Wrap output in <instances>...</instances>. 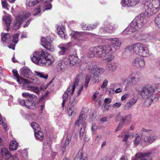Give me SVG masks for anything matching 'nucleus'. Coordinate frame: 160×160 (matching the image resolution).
I'll return each mask as SVG.
<instances>
[{
	"label": "nucleus",
	"mask_w": 160,
	"mask_h": 160,
	"mask_svg": "<svg viewBox=\"0 0 160 160\" xmlns=\"http://www.w3.org/2000/svg\"><path fill=\"white\" fill-rule=\"evenodd\" d=\"M31 58L35 63L42 66H48L52 64L54 61L52 56L42 50L35 52L31 56Z\"/></svg>",
	"instance_id": "obj_1"
},
{
	"label": "nucleus",
	"mask_w": 160,
	"mask_h": 160,
	"mask_svg": "<svg viewBox=\"0 0 160 160\" xmlns=\"http://www.w3.org/2000/svg\"><path fill=\"white\" fill-rule=\"evenodd\" d=\"M145 13H141L136 17L130 23V26L125 29L122 34L124 35L131 34L143 26L147 22Z\"/></svg>",
	"instance_id": "obj_2"
},
{
	"label": "nucleus",
	"mask_w": 160,
	"mask_h": 160,
	"mask_svg": "<svg viewBox=\"0 0 160 160\" xmlns=\"http://www.w3.org/2000/svg\"><path fill=\"white\" fill-rule=\"evenodd\" d=\"M88 68L89 72L91 74H88L86 75L84 85V87L86 88L87 87L91 77V79L93 82L97 83L100 82L101 80L100 76L105 71L104 68L98 67L93 63L89 64Z\"/></svg>",
	"instance_id": "obj_3"
},
{
	"label": "nucleus",
	"mask_w": 160,
	"mask_h": 160,
	"mask_svg": "<svg viewBox=\"0 0 160 160\" xmlns=\"http://www.w3.org/2000/svg\"><path fill=\"white\" fill-rule=\"evenodd\" d=\"M155 90L153 87L151 85L144 87L142 90L139 91V93L142 98L147 100L146 103L148 106H149L153 100L156 99V100L160 98L159 95L154 94Z\"/></svg>",
	"instance_id": "obj_4"
},
{
	"label": "nucleus",
	"mask_w": 160,
	"mask_h": 160,
	"mask_svg": "<svg viewBox=\"0 0 160 160\" xmlns=\"http://www.w3.org/2000/svg\"><path fill=\"white\" fill-rule=\"evenodd\" d=\"M144 2L143 10L149 16L156 13L159 9L160 0H144Z\"/></svg>",
	"instance_id": "obj_5"
},
{
	"label": "nucleus",
	"mask_w": 160,
	"mask_h": 160,
	"mask_svg": "<svg viewBox=\"0 0 160 160\" xmlns=\"http://www.w3.org/2000/svg\"><path fill=\"white\" fill-rule=\"evenodd\" d=\"M112 51L111 47L108 45L103 46H98L95 47L96 57L102 58H105V59L110 61L114 58V56L110 53Z\"/></svg>",
	"instance_id": "obj_6"
},
{
	"label": "nucleus",
	"mask_w": 160,
	"mask_h": 160,
	"mask_svg": "<svg viewBox=\"0 0 160 160\" xmlns=\"http://www.w3.org/2000/svg\"><path fill=\"white\" fill-rule=\"evenodd\" d=\"M129 49L132 53H136L142 57H147L149 55L148 48L142 43H137L132 45L129 47Z\"/></svg>",
	"instance_id": "obj_7"
},
{
	"label": "nucleus",
	"mask_w": 160,
	"mask_h": 160,
	"mask_svg": "<svg viewBox=\"0 0 160 160\" xmlns=\"http://www.w3.org/2000/svg\"><path fill=\"white\" fill-rule=\"evenodd\" d=\"M83 77V75L82 73H79L76 77L74 82L71 83L66 91L64 93L63 96V100L67 101L68 100V93L72 95L74 93L76 87L79 85V82Z\"/></svg>",
	"instance_id": "obj_8"
},
{
	"label": "nucleus",
	"mask_w": 160,
	"mask_h": 160,
	"mask_svg": "<svg viewBox=\"0 0 160 160\" xmlns=\"http://www.w3.org/2000/svg\"><path fill=\"white\" fill-rule=\"evenodd\" d=\"M30 15V13L28 12H23L22 15L19 14L16 17V21L13 24V29L15 30L18 29L23 21L26 19Z\"/></svg>",
	"instance_id": "obj_9"
},
{
	"label": "nucleus",
	"mask_w": 160,
	"mask_h": 160,
	"mask_svg": "<svg viewBox=\"0 0 160 160\" xmlns=\"http://www.w3.org/2000/svg\"><path fill=\"white\" fill-rule=\"evenodd\" d=\"M86 117V114H83V113H81L75 123V124L78 126H79L80 123L83 126V129L82 128L80 131V137L81 139L83 136L84 129L86 125V123L84 122Z\"/></svg>",
	"instance_id": "obj_10"
},
{
	"label": "nucleus",
	"mask_w": 160,
	"mask_h": 160,
	"mask_svg": "<svg viewBox=\"0 0 160 160\" xmlns=\"http://www.w3.org/2000/svg\"><path fill=\"white\" fill-rule=\"evenodd\" d=\"M52 41V39L50 37H47L46 38H42L41 39L42 45L47 50L51 51L53 49V46L51 44Z\"/></svg>",
	"instance_id": "obj_11"
},
{
	"label": "nucleus",
	"mask_w": 160,
	"mask_h": 160,
	"mask_svg": "<svg viewBox=\"0 0 160 160\" xmlns=\"http://www.w3.org/2000/svg\"><path fill=\"white\" fill-rule=\"evenodd\" d=\"M151 154L150 152L146 153H138L133 158H132V160H152L149 157Z\"/></svg>",
	"instance_id": "obj_12"
},
{
	"label": "nucleus",
	"mask_w": 160,
	"mask_h": 160,
	"mask_svg": "<svg viewBox=\"0 0 160 160\" xmlns=\"http://www.w3.org/2000/svg\"><path fill=\"white\" fill-rule=\"evenodd\" d=\"M117 28V26L113 24H107L100 28L99 32L100 34H102L104 32L111 33L113 32Z\"/></svg>",
	"instance_id": "obj_13"
},
{
	"label": "nucleus",
	"mask_w": 160,
	"mask_h": 160,
	"mask_svg": "<svg viewBox=\"0 0 160 160\" xmlns=\"http://www.w3.org/2000/svg\"><path fill=\"white\" fill-rule=\"evenodd\" d=\"M139 1L140 0H122L121 4L123 7H130L137 5Z\"/></svg>",
	"instance_id": "obj_14"
},
{
	"label": "nucleus",
	"mask_w": 160,
	"mask_h": 160,
	"mask_svg": "<svg viewBox=\"0 0 160 160\" xmlns=\"http://www.w3.org/2000/svg\"><path fill=\"white\" fill-rule=\"evenodd\" d=\"M48 93L46 92L40 98L38 101L37 106L39 109L40 112L42 113L45 107V102L47 100Z\"/></svg>",
	"instance_id": "obj_15"
},
{
	"label": "nucleus",
	"mask_w": 160,
	"mask_h": 160,
	"mask_svg": "<svg viewBox=\"0 0 160 160\" xmlns=\"http://www.w3.org/2000/svg\"><path fill=\"white\" fill-rule=\"evenodd\" d=\"M132 65L138 68H143L145 65V62L143 59L137 57L133 60Z\"/></svg>",
	"instance_id": "obj_16"
},
{
	"label": "nucleus",
	"mask_w": 160,
	"mask_h": 160,
	"mask_svg": "<svg viewBox=\"0 0 160 160\" xmlns=\"http://www.w3.org/2000/svg\"><path fill=\"white\" fill-rule=\"evenodd\" d=\"M122 121L120 122L118 126L116 128L115 132H117L121 130L125 122H130L131 118V116L129 114L126 116L125 117H122Z\"/></svg>",
	"instance_id": "obj_17"
},
{
	"label": "nucleus",
	"mask_w": 160,
	"mask_h": 160,
	"mask_svg": "<svg viewBox=\"0 0 160 160\" xmlns=\"http://www.w3.org/2000/svg\"><path fill=\"white\" fill-rule=\"evenodd\" d=\"M20 71L21 74L25 78H29V80L32 78L33 73L29 68L24 67L21 69Z\"/></svg>",
	"instance_id": "obj_18"
},
{
	"label": "nucleus",
	"mask_w": 160,
	"mask_h": 160,
	"mask_svg": "<svg viewBox=\"0 0 160 160\" xmlns=\"http://www.w3.org/2000/svg\"><path fill=\"white\" fill-rule=\"evenodd\" d=\"M109 40L111 42V45L112 47L115 50H118L120 48L121 42L118 38H110Z\"/></svg>",
	"instance_id": "obj_19"
},
{
	"label": "nucleus",
	"mask_w": 160,
	"mask_h": 160,
	"mask_svg": "<svg viewBox=\"0 0 160 160\" xmlns=\"http://www.w3.org/2000/svg\"><path fill=\"white\" fill-rule=\"evenodd\" d=\"M70 36L71 37L79 41L80 42V41H83L85 40L84 38L83 37L82 32H79L73 31L70 34Z\"/></svg>",
	"instance_id": "obj_20"
},
{
	"label": "nucleus",
	"mask_w": 160,
	"mask_h": 160,
	"mask_svg": "<svg viewBox=\"0 0 160 160\" xmlns=\"http://www.w3.org/2000/svg\"><path fill=\"white\" fill-rule=\"evenodd\" d=\"M157 136L154 133L146 136L144 139V141L149 144H151L157 138Z\"/></svg>",
	"instance_id": "obj_21"
},
{
	"label": "nucleus",
	"mask_w": 160,
	"mask_h": 160,
	"mask_svg": "<svg viewBox=\"0 0 160 160\" xmlns=\"http://www.w3.org/2000/svg\"><path fill=\"white\" fill-rule=\"evenodd\" d=\"M78 58L77 56L74 55H70L69 57V62L71 66H74L75 65L78 64Z\"/></svg>",
	"instance_id": "obj_22"
},
{
	"label": "nucleus",
	"mask_w": 160,
	"mask_h": 160,
	"mask_svg": "<svg viewBox=\"0 0 160 160\" xmlns=\"http://www.w3.org/2000/svg\"><path fill=\"white\" fill-rule=\"evenodd\" d=\"M140 36L142 37L141 39L142 40L148 39L151 40L155 38V35L153 34H150L149 33H142L140 34Z\"/></svg>",
	"instance_id": "obj_23"
},
{
	"label": "nucleus",
	"mask_w": 160,
	"mask_h": 160,
	"mask_svg": "<svg viewBox=\"0 0 160 160\" xmlns=\"http://www.w3.org/2000/svg\"><path fill=\"white\" fill-rule=\"evenodd\" d=\"M1 36V39L3 42V44H4V43H9L11 41L12 38L9 33H7L4 34L2 33Z\"/></svg>",
	"instance_id": "obj_24"
},
{
	"label": "nucleus",
	"mask_w": 160,
	"mask_h": 160,
	"mask_svg": "<svg viewBox=\"0 0 160 160\" xmlns=\"http://www.w3.org/2000/svg\"><path fill=\"white\" fill-rule=\"evenodd\" d=\"M34 135L36 140L40 141H41L43 140V134L42 132L40 131V129H38L35 130Z\"/></svg>",
	"instance_id": "obj_25"
},
{
	"label": "nucleus",
	"mask_w": 160,
	"mask_h": 160,
	"mask_svg": "<svg viewBox=\"0 0 160 160\" xmlns=\"http://www.w3.org/2000/svg\"><path fill=\"white\" fill-rule=\"evenodd\" d=\"M24 81L27 84L32 83L36 85H38L40 83V81L38 79L36 78H33L32 77V79H30L29 80L25 79Z\"/></svg>",
	"instance_id": "obj_26"
},
{
	"label": "nucleus",
	"mask_w": 160,
	"mask_h": 160,
	"mask_svg": "<svg viewBox=\"0 0 160 160\" xmlns=\"http://www.w3.org/2000/svg\"><path fill=\"white\" fill-rule=\"evenodd\" d=\"M12 72L14 76L17 79V82L19 83H22L21 81H24L25 79L22 78L18 73L16 69H13L12 71Z\"/></svg>",
	"instance_id": "obj_27"
},
{
	"label": "nucleus",
	"mask_w": 160,
	"mask_h": 160,
	"mask_svg": "<svg viewBox=\"0 0 160 160\" xmlns=\"http://www.w3.org/2000/svg\"><path fill=\"white\" fill-rule=\"evenodd\" d=\"M18 143L15 141L12 140L10 143L9 148L10 150L14 151L18 149Z\"/></svg>",
	"instance_id": "obj_28"
},
{
	"label": "nucleus",
	"mask_w": 160,
	"mask_h": 160,
	"mask_svg": "<svg viewBox=\"0 0 160 160\" xmlns=\"http://www.w3.org/2000/svg\"><path fill=\"white\" fill-rule=\"evenodd\" d=\"M3 18L6 23V30L8 31L12 20L10 17L8 16H6Z\"/></svg>",
	"instance_id": "obj_29"
},
{
	"label": "nucleus",
	"mask_w": 160,
	"mask_h": 160,
	"mask_svg": "<svg viewBox=\"0 0 160 160\" xmlns=\"http://www.w3.org/2000/svg\"><path fill=\"white\" fill-rule=\"evenodd\" d=\"M34 73L35 76L44 79H47L48 76L47 74H45L44 72H39L37 71H35L34 72Z\"/></svg>",
	"instance_id": "obj_30"
},
{
	"label": "nucleus",
	"mask_w": 160,
	"mask_h": 160,
	"mask_svg": "<svg viewBox=\"0 0 160 160\" xmlns=\"http://www.w3.org/2000/svg\"><path fill=\"white\" fill-rule=\"evenodd\" d=\"M117 68V64L114 62H112L108 64L107 69L111 72H114Z\"/></svg>",
	"instance_id": "obj_31"
},
{
	"label": "nucleus",
	"mask_w": 160,
	"mask_h": 160,
	"mask_svg": "<svg viewBox=\"0 0 160 160\" xmlns=\"http://www.w3.org/2000/svg\"><path fill=\"white\" fill-rule=\"evenodd\" d=\"M1 152L3 156H5L7 157H10L11 153L9 152L8 149L4 147L1 149Z\"/></svg>",
	"instance_id": "obj_32"
},
{
	"label": "nucleus",
	"mask_w": 160,
	"mask_h": 160,
	"mask_svg": "<svg viewBox=\"0 0 160 160\" xmlns=\"http://www.w3.org/2000/svg\"><path fill=\"white\" fill-rule=\"evenodd\" d=\"M27 89L32 91L38 95H39L40 93V89L39 87H29L27 88Z\"/></svg>",
	"instance_id": "obj_33"
},
{
	"label": "nucleus",
	"mask_w": 160,
	"mask_h": 160,
	"mask_svg": "<svg viewBox=\"0 0 160 160\" xmlns=\"http://www.w3.org/2000/svg\"><path fill=\"white\" fill-rule=\"evenodd\" d=\"M74 160H86L85 157L83 156L82 150H79L78 156L75 157Z\"/></svg>",
	"instance_id": "obj_34"
},
{
	"label": "nucleus",
	"mask_w": 160,
	"mask_h": 160,
	"mask_svg": "<svg viewBox=\"0 0 160 160\" xmlns=\"http://www.w3.org/2000/svg\"><path fill=\"white\" fill-rule=\"evenodd\" d=\"M42 0H35L34 1H27L26 5L29 7H32L38 3Z\"/></svg>",
	"instance_id": "obj_35"
},
{
	"label": "nucleus",
	"mask_w": 160,
	"mask_h": 160,
	"mask_svg": "<svg viewBox=\"0 0 160 160\" xmlns=\"http://www.w3.org/2000/svg\"><path fill=\"white\" fill-rule=\"evenodd\" d=\"M34 102L32 100H26L25 106L28 108H32V107L34 105Z\"/></svg>",
	"instance_id": "obj_36"
},
{
	"label": "nucleus",
	"mask_w": 160,
	"mask_h": 160,
	"mask_svg": "<svg viewBox=\"0 0 160 160\" xmlns=\"http://www.w3.org/2000/svg\"><path fill=\"white\" fill-rule=\"evenodd\" d=\"M71 46V43L69 42L67 45H65L64 47H62L60 48L61 51H59V53L61 55L63 54L66 52V50L68 49V48Z\"/></svg>",
	"instance_id": "obj_37"
},
{
	"label": "nucleus",
	"mask_w": 160,
	"mask_h": 160,
	"mask_svg": "<svg viewBox=\"0 0 160 160\" xmlns=\"http://www.w3.org/2000/svg\"><path fill=\"white\" fill-rule=\"evenodd\" d=\"M134 74H132L131 78V82H132V84H133V85L135 84L138 80V75H134Z\"/></svg>",
	"instance_id": "obj_38"
},
{
	"label": "nucleus",
	"mask_w": 160,
	"mask_h": 160,
	"mask_svg": "<svg viewBox=\"0 0 160 160\" xmlns=\"http://www.w3.org/2000/svg\"><path fill=\"white\" fill-rule=\"evenodd\" d=\"M75 108L74 106L68 105V112L69 116H72V115L73 112L75 113Z\"/></svg>",
	"instance_id": "obj_39"
},
{
	"label": "nucleus",
	"mask_w": 160,
	"mask_h": 160,
	"mask_svg": "<svg viewBox=\"0 0 160 160\" xmlns=\"http://www.w3.org/2000/svg\"><path fill=\"white\" fill-rule=\"evenodd\" d=\"M95 47L90 50L88 53V55L89 58H93L96 56V52L95 51Z\"/></svg>",
	"instance_id": "obj_40"
},
{
	"label": "nucleus",
	"mask_w": 160,
	"mask_h": 160,
	"mask_svg": "<svg viewBox=\"0 0 160 160\" xmlns=\"http://www.w3.org/2000/svg\"><path fill=\"white\" fill-rule=\"evenodd\" d=\"M154 22L156 26L160 28V13L158 14L155 18Z\"/></svg>",
	"instance_id": "obj_41"
},
{
	"label": "nucleus",
	"mask_w": 160,
	"mask_h": 160,
	"mask_svg": "<svg viewBox=\"0 0 160 160\" xmlns=\"http://www.w3.org/2000/svg\"><path fill=\"white\" fill-rule=\"evenodd\" d=\"M142 141L141 139V137L140 136L138 135L135 138V140L134 142V145L137 146L138 145L139 142Z\"/></svg>",
	"instance_id": "obj_42"
},
{
	"label": "nucleus",
	"mask_w": 160,
	"mask_h": 160,
	"mask_svg": "<svg viewBox=\"0 0 160 160\" xmlns=\"http://www.w3.org/2000/svg\"><path fill=\"white\" fill-rule=\"evenodd\" d=\"M67 60V59L64 60V61L59 63L58 66L59 67L61 70H62L65 66L66 65L68 64V63L66 62Z\"/></svg>",
	"instance_id": "obj_43"
},
{
	"label": "nucleus",
	"mask_w": 160,
	"mask_h": 160,
	"mask_svg": "<svg viewBox=\"0 0 160 160\" xmlns=\"http://www.w3.org/2000/svg\"><path fill=\"white\" fill-rule=\"evenodd\" d=\"M76 100L75 97L72 96L70 97L69 101V104L68 106H74L75 103V100Z\"/></svg>",
	"instance_id": "obj_44"
},
{
	"label": "nucleus",
	"mask_w": 160,
	"mask_h": 160,
	"mask_svg": "<svg viewBox=\"0 0 160 160\" xmlns=\"http://www.w3.org/2000/svg\"><path fill=\"white\" fill-rule=\"evenodd\" d=\"M72 136L71 135H68L66 138L65 142L64 144L65 146H68L69 144L71 141Z\"/></svg>",
	"instance_id": "obj_45"
},
{
	"label": "nucleus",
	"mask_w": 160,
	"mask_h": 160,
	"mask_svg": "<svg viewBox=\"0 0 160 160\" xmlns=\"http://www.w3.org/2000/svg\"><path fill=\"white\" fill-rule=\"evenodd\" d=\"M130 137V135H129L126 134L122 140V142H125V145H126V147H127L129 144V142H127V140Z\"/></svg>",
	"instance_id": "obj_46"
},
{
	"label": "nucleus",
	"mask_w": 160,
	"mask_h": 160,
	"mask_svg": "<svg viewBox=\"0 0 160 160\" xmlns=\"http://www.w3.org/2000/svg\"><path fill=\"white\" fill-rule=\"evenodd\" d=\"M31 126L32 128L34 130V131L36 130L40 129V127L38 126V124L36 122H32L31 123Z\"/></svg>",
	"instance_id": "obj_47"
},
{
	"label": "nucleus",
	"mask_w": 160,
	"mask_h": 160,
	"mask_svg": "<svg viewBox=\"0 0 160 160\" xmlns=\"http://www.w3.org/2000/svg\"><path fill=\"white\" fill-rule=\"evenodd\" d=\"M129 79V78H128L124 81V82L126 83V86L128 87L131 86L133 85L132 84V82H131V79L130 80Z\"/></svg>",
	"instance_id": "obj_48"
},
{
	"label": "nucleus",
	"mask_w": 160,
	"mask_h": 160,
	"mask_svg": "<svg viewBox=\"0 0 160 160\" xmlns=\"http://www.w3.org/2000/svg\"><path fill=\"white\" fill-rule=\"evenodd\" d=\"M82 28L84 30H91V28H89V26H88L84 23H82Z\"/></svg>",
	"instance_id": "obj_49"
},
{
	"label": "nucleus",
	"mask_w": 160,
	"mask_h": 160,
	"mask_svg": "<svg viewBox=\"0 0 160 160\" xmlns=\"http://www.w3.org/2000/svg\"><path fill=\"white\" fill-rule=\"evenodd\" d=\"M18 34H15L13 37L12 41L14 42L15 43H17L18 42Z\"/></svg>",
	"instance_id": "obj_50"
},
{
	"label": "nucleus",
	"mask_w": 160,
	"mask_h": 160,
	"mask_svg": "<svg viewBox=\"0 0 160 160\" xmlns=\"http://www.w3.org/2000/svg\"><path fill=\"white\" fill-rule=\"evenodd\" d=\"M132 106L128 102L125 104L124 107L123 109L124 110H128Z\"/></svg>",
	"instance_id": "obj_51"
},
{
	"label": "nucleus",
	"mask_w": 160,
	"mask_h": 160,
	"mask_svg": "<svg viewBox=\"0 0 160 160\" xmlns=\"http://www.w3.org/2000/svg\"><path fill=\"white\" fill-rule=\"evenodd\" d=\"M137 100L133 98H132L128 102L132 106H133L136 102Z\"/></svg>",
	"instance_id": "obj_52"
},
{
	"label": "nucleus",
	"mask_w": 160,
	"mask_h": 160,
	"mask_svg": "<svg viewBox=\"0 0 160 160\" xmlns=\"http://www.w3.org/2000/svg\"><path fill=\"white\" fill-rule=\"evenodd\" d=\"M25 101L26 100L20 98L18 99V101L19 102V104L24 106H25Z\"/></svg>",
	"instance_id": "obj_53"
},
{
	"label": "nucleus",
	"mask_w": 160,
	"mask_h": 160,
	"mask_svg": "<svg viewBox=\"0 0 160 160\" xmlns=\"http://www.w3.org/2000/svg\"><path fill=\"white\" fill-rule=\"evenodd\" d=\"M82 33L83 34V37H84H84L85 36L87 35L92 36V35H95L94 33H90V32H82Z\"/></svg>",
	"instance_id": "obj_54"
},
{
	"label": "nucleus",
	"mask_w": 160,
	"mask_h": 160,
	"mask_svg": "<svg viewBox=\"0 0 160 160\" xmlns=\"http://www.w3.org/2000/svg\"><path fill=\"white\" fill-rule=\"evenodd\" d=\"M41 11L40 8V7L35 9L34 10V13H33V15H36L38 14Z\"/></svg>",
	"instance_id": "obj_55"
},
{
	"label": "nucleus",
	"mask_w": 160,
	"mask_h": 160,
	"mask_svg": "<svg viewBox=\"0 0 160 160\" xmlns=\"http://www.w3.org/2000/svg\"><path fill=\"white\" fill-rule=\"evenodd\" d=\"M52 7L51 4L50 3L46 5L44 7V11L45 10H48L51 9Z\"/></svg>",
	"instance_id": "obj_56"
},
{
	"label": "nucleus",
	"mask_w": 160,
	"mask_h": 160,
	"mask_svg": "<svg viewBox=\"0 0 160 160\" xmlns=\"http://www.w3.org/2000/svg\"><path fill=\"white\" fill-rule=\"evenodd\" d=\"M58 34L61 37L65 38V34L64 33V30L61 31L59 32H58Z\"/></svg>",
	"instance_id": "obj_57"
},
{
	"label": "nucleus",
	"mask_w": 160,
	"mask_h": 160,
	"mask_svg": "<svg viewBox=\"0 0 160 160\" xmlns=\"http://www.w3.org/2000/svg\"><path fill=\"white\" fill-rule=\"evenodd\" d=\"M97 129V127L96 124L95 123H93L91 128V130L92 132L95 131Z\"/></svg>",
	"instance_id": "obj_58"
},
{
	"label": "nucleus",
	"mask_w": 160,
	"mask_h": 160,
	"mask_svg": "<svg viewBox=\"0 0 160 160\" xmlns=\"http://www.w3.org/2000/svg\"><path fill=\"white\" fill-rule=\"evenodd\" d=\"M68 146H65V145L64 144L63 146H62L61 147L60 151L62 152V153L64 154V152L66 150V147Z\"/></svg>",
	"instance_id": "obj_59"
},
{
	"label": "nucleus",
	"mask_w": 160,
	"mask_h": 160,
	"mask_svg": "<svg viewBox=\"0 0 160 160\" xmlns=\"http://www.w3.org/2000/svg\"><path fill=\"white\" fill-rule=\"evenodd\" d=\"M121 105L120 102H116L113 105L112 107L115 108H118L121 106Z\"/></svg>",
	"instance_id": "obj_60"
},
{
	"label": "nucleus",
	"mask_w": 160,
	"mask_h": 160,
	"mask_svg": "<svg viewBox=\"0 0 160 160\" xmlns=\"http://www.w3.org/2000/svg\"><path fill=\"white\" fill-rule=\"evenodd\" d=\"M122 116H121L120 115V114L119 113H118L117 114V115L116 116L115 118V119L116 121H117L120 119L122 120Z\"/></svg>",
	"instance_id": "obj_61"
},
{
	"label": "nucleus",
	"mask_w": 160,
	"mask_h": 160,
	"mask_svg": "<svg viewBox=\"0 0 160 160\" xmlns=\"http://www.w3.org/2000/svg\"><path fill=\"white\" fill-rule=\"evenodd\" d=\"M87 66V64L86 63H84L81 64V65L80 66V68L82 70H83L85 69L86 68Z\"/></svg>",
	"instance_id": "obj_62"
},
{
	"label": "nucleus",
	"mask_w": 160,
	"mask_h": 160,
	"mask_svg": "<svg viewBox=\"0 0 160 160\" xmlns=\"http://www.w3.org/2000/svg\"><path fill=\"white\" fill-rule=\"evenodd\" d=\"M57 26L58 32H59L61 30H63L64 29L63 26L61 27L60 25H57Z\"/></svg>",
	"instance_id": "obj_63"
},
{
	"label": "nucleus",
	"mask_w": 160,
	"mask_h": 160,
	"mask_svg": "<svg viewBox=\"0 0 160 160\" xmlns=\"http://www.w3.org/2000/svg\"><path fill=\"white\" fill-rule=\"evenodd\" d=\"M10 158L11 160H19V158L17 155H15L13 156H11L10 157H9Z\"/></svg>",
	"instance_id": "obj_64"
}]
</instances>
